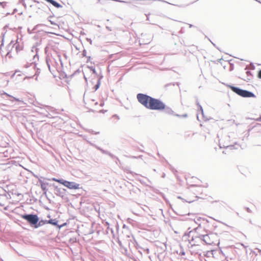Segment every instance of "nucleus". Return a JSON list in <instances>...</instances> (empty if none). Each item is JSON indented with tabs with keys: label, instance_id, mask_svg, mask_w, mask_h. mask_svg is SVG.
<instances>
[{
	"label": "nucleus",
	"instance_id": "nucleus-1",
	"mask_svg": "<svg viewBox=\"0 0 261 261\" xmlns=\"http://www.w3.org/2000/svg\"><path fill=\"white\" fill-rule=\"evenodd\" d=\"M137 98L138 101L148 109L163 111L166 108V105L162 101L147 95L139 93Z\"/></svg>",
	"mask_w": 261,
	"mask_h": 261
},
{
	"label": "nucleus",
	"instance_id": "nucleus-2",
	"mask_svg": "<svg viewBox=\"0 0 261 261\" xmlns=\"http://www.w3.org/2000/svg\"><path fill=\"white\" fill-rule=\"evenodd\" d=\"M51 180L63 185L69 189L77 190L81 188L80 185L74 182L68 181L63 179H59L55 178H53Z\"/></svg>",
	"mask_w": 261,
	"mask_h": 261
},
{
	"label": "nucleus",
	"instance_id": "nucleus-3",
	"mask_svg": "<svg viewBox=\"0 0 261 261\" xmlns=\"http://www.w3.org/2000/svg\"><path fill=\"white\" fill-rule=\"evenodd\" d=\"M232 91L238 94L239 95L243 97H255L254 94L250 92L249 91H248L247 90L241 89L239 88L231 86L230 87Z\"/></svg>",
	"mask_w": 261,
	"mask_h": 261
},
{
	"label": "nucleus",
	"instance_id": "nucleus-4",
	"mask_svg": "<svg viewBox=\"0 0 261 261\" xmlns=\"http://www.w3.org/2000/svg\"><path fill=\"white\" fill-rule=\"evenodd\" d=\"M201 240L207 245H212L217 241V237L211 233L202 236Z\"/></svg>",
	"mask_w": 261,
	"mask_h": 261
},
{
	"label": "nucleus",
	"instance_id": "nucleus-5",
	"mask_svg": "<svg viewBox=\"0 0 261 261\" xmlns=\"http://www.w3.org/2000/svg\"><path fill=\"white\" fill-rule=\"evenodd\" d=\"M21 218L27 220L32 225L36 224L39 221L38 217L36 215L30 214L22 215Z\"/></svg>",
	"mask_w": 261,
	"mask_h": 261
},
{
	"label": "nucleus",
	"instance_id": "nucleus-6",
	"mask_svg": "<svg viewBox=\"0 0 261 261\" xmlns=\"http://www.w3.org/2000/svg\"><path fill=\"white\" fill-rule=\"evenodd\" d=\"M216 253L217 251L214 250L207 251L205 254V261H216L217 259Z\"/></svg>",
	"mask_w": 261,
	"mask_h": 261
},
{
	"label": "nucleus",
	"instance_id": "nucleus-7",
	"mask_svg": "<svg viewBox=\"0 0 261 261\" xmlns=\"http://www.w3.org/2000/svg\"><path fill=\"white\" fill-rule=\"evenodd\" d=\"M47 2L51 4L54 6H55L56 8H59L61 7V5L58 3L57 2H55L54 0H45Z\"/></svg>",
	"mask_w": 261,
	"mask_h": 261
},
{
	"label": "nucleus",
	"instance_id": "nucleus-8",
	"mask_svg": "<svg viewBox=\"0 0 261 261\" xmlns=\"http://www.w3.org/2000/svg\"><path fill=\"white\" fill-rule=\"evenodd\" d=\"M47 223L54 225H57V221L56 219H50L47 221Z\"/></svg>",
	"mask_w": 261,
	"mask_h": 261
},
{
	"label": "nucleus",
	"instance_id": "nucleus-9",
	"mask_svg": "<svg viewBox=\"0 0 261 261\" xmlns=\"http://www.w3.org/2000/svg\"><path fill=\"white\" fill-rule=\"evenodd\" d=\"M246 74H247V75L249 76V77H248L247 79H245V80H246V81H249V80H250V77H251V74L250 71H246Z\"/></svg>",
	"mask_w": 261,
	"mask_h": 261
},
{
	"label": "nucleus",
	"instance_id": "nucleus-10",
	"mask_svg": "<svg viewBox=\"0 0 261 261\" xmlns=\"http://www.w3.org/2000/svg\"><path fill=\"white\" fill-rule=\"evenodd\" d=\"M257 76L259 79H261V70L258 71Z\"/></svg>",
	"mask_w": 261,
	"mask_h": 261
},
{
	"label": "nucleus",
	"instance_id": "nucleus-11",
	"mask_svg": "<svg viewBox=\"0 0 261 261\" xmlns=\"http://www.w3.org/2000/svg\"><path fill=\"white\" fill-rule=\"evenodd\" d=\"M97 102H94V100H92V103H91V105L92 106H93V105L96 106V105H97Z\"/></svg>",
	"mask_w": 261,
	"mask_h": 261
},
{
	"label": "nucleus",
	"instance_id": "nucleus-12",
	"mask_svg": "<svg viewBox=\"0 0 261 261\" xmlns=\"http://www.w3.org/2000/svg\"><path fill=\"white\" fill-rule=\"evenodd\" d=\"M199 107L200 108V111L202 112H203V110H202V107L200 106H199Z\"/></svg>",
	"mask_w": 261,
	"mask_h": 261
},
{
	"label": "nucleus",
	"instance_id": "nucleus-13",
	"mask_svg": "<svg viewBox=\"0 0 261 261\" xmlns=\"http://www.w3.org/2000/svg\"><path fill=\"white\" fill-rule=\"evenodd\" d=\"M100 105L101 106H103V102H100Z\"/></svg>",
	"mask_w": 261,
	"mask_h": 261
},
{
	"label": "nucleus",
	"instance_id": "nucleus-14",
	"mask_svg": "<svg viewBox=\"0 0 261 261\" xmlns=\"http://www.w3.org/2000/svg\"><path fill=\"white\" fill-rule=\"evenodd\" d=\"M113 118L117 119L118 118H117V117L114 116L113 117Z\"/></svg>",
	"mask_w": 261,
	"mask_h": 261
},
{
	"label": "nucleus",
	"instance_id": "nucleus-15",
	"mask_svg": "<svg viewBox=\"0 0 261 261\" xmlns=\"http://www.w3.org/2000/svg\"><path fill=\"white\" fill-rule=\"evenodd\" d=\"M247 212H251V211L249 210V208H247Z\"/></svg>",
	"mask_w": 261,
	"mask_h": 261
},
{
	"label": "nucleus",
	"instance_id": "nucleus-16",
	"mask_svg": "<svg viewBox=\"0 0 261 261\" xmlns=\"http://www.w3.org/2000/svg\"><path fill=\"white\" fill-rule=\"evenodd\" d=\"M191 183V182L189 180V184H190Z\"/></svg>",
	"mask_w": 261,
	"mask_h": 261
},
{
	"label": "nucleus",
	"instance_id": "nucleus-17",
	"mask_svg": "<svg viewBox=\"0 0 261 261\" xmlns=\"http://www.w3.org/2000/svg\"><path fill=\"white\" fill-rule=\"evenodd\" d=\"M2 5V3L0 2V6Z\"/></svg>",
	"mask_w": 261,
	"mask_h": 261
},
{
	"label": "nucleus",
	"instance_id": "nucleus-18",
	"mask_svg": "<svg viewBox=\"0 0 261 261\" xmlns=\"http://www.w3.org/2000/svg\"><path fill=\"white\" fill-rule=\"evenodd\" d=\"M195 179L196 180H198V179L197 178H195Z\"/></svg>",
	"mask_w": 261,
	"mask_h": 261
},
{
	"label": "nucleus",
	"instance_id": "nucleus-19",
	"mask_svg": "<svg viewBox=\"0 0 261 261\" xmlns=\"http://www.w3.org/2000/svg\"><path fill=\"white\" fill-rule=\"evenodd\" d=\"M260 120H261V117L260 118Z\"/></svg>",
	"mask_w": 261,
	"mask_h": 261
}]
</instances>
